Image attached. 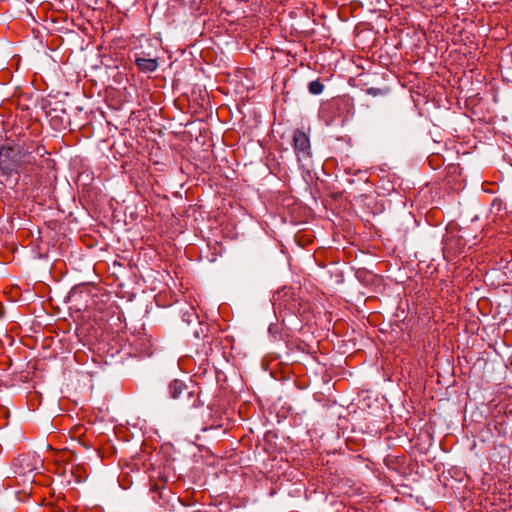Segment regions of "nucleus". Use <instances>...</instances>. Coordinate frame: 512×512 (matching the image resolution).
<instances>
[{
	"mask_svg": "<svg viewBox=\"0 0 512 512\" xmlns=\"http://www.w3.org/2000/svg\"><path fill=\"white\" fill-rule=\"evenodd\" d=\"M18 148L2 146L0 148V183H17L19 179Z\"/></svg>",
	"mask_w": 512,
	"mask_h": 512,
	"instance_id": "nucleus-1",
	"label": "nucleus"
},
{
	"mask_svg": "<svg viewBox=\"0 0 512 512\" xmlns=\"http://www.w3.org/2000/svg\"><path fill=\"white\" fill-rule=\"evenodd\" d=\"M293 146L298 162L304 166V161L309 160L311 156L310 139L306 132L296 130L293 135Z\"/></svg>",
	"mask_w": 512,
	"mask_h": 512,
	"instance_id": "nucleus-2",
	"label": "nucleus"
},
{
	"mask_svg": "<svg viewBox=\"0 0 512 512\" xmlns=\"http://www.w3.org/2000/svg\"><path fill=\"white\" fill-rule=\"evenodd\" d=\"M19 152V170L21 169L24 173H32L38 167L36 156L23 147H17Z\"/></svg>",
	"mask_w": 512,
	"mask_h": 512,
	"instance_id": "nucleus-3",
	"label": "nucleus"
},
{
	"mask_svg": "<svg viewBox=\"0 0 512 512\" xmlns=\"http://www.w3.org/2000/svg\"><path fill=\"white\" fill-rule=\"evenodd\" d=\"M135 63L141 72H154L158 67L156 59L136 57Z\"/></svg>",
	"mask_w": 512,
	"mask_h": 512,
	"instance_id": "nucleus-4",
	"label": "nucleus"
},
{
	"mask_svg": "<svg viewBox=\"0 0 512 512\" xmlns=\"http://www.w3.org/2000/svg\"><path fill=\"white\" fill-rule=\"evenodd\" d=\"M186 391V385L180 380H174L169 385V392L172 398L178 399Z\"/></svg>",
	"mask_w": 512,
	"mask_h": 512,
	"instance_id": "nucleus-5",
	"label": "nucleus"
},
{
	"mask_svg": "<svg viewBox=\"0 0 512 512\" xmlns=\"http://www.w3.org/2000/svg\"><path fill=\"white\" fill-rule=\"evenodd\" d=\"M294 240L299 246H304L313 241V235L311 233L302 234L298 231L295 234Z\"/></svg>",
	"mask_w": 512,
	"mask_h": 512,
	"instance_id": "nucleus-6",
	"label": "nucleus"
},
{
	"mask_svg": "<svg viewBox=\"0 0 512 512\" xmlns=\"http://www.w3.org/2000/svg\"><path fill=\"white\" fill-rule=\"evenodd\" d=\"M308 90L311 94L318 95L323 92L324 85L319 80H315L309 83Z\"/></svg>",
	"mask_w": 512,
	"mask_h": 512,
	"instance_id": "nucleus-7",
	"label": "nucleus"
},
{
	"mask_svg": "<svg viewBox=\"0 0 512 512\" xmlns=\"http://www.w3.org/2000/svg\"><path fill=\"white\" fill-rule=\"evenodd\" d=\"M367 93L372 95V96H377V95H381L382 94V90L381 89H378V88H369L367 90Z\"/></svg>",
	"mask_w": 512,
	"mask_h": 512,
	"instance_id": "nucleus-8",
	"label": "nucleus"
},
{
	"mask_svg": "<svg viewBox=\"0 0 512 512\" xmlns=\"http://www.w3.org/2000/svg\"><path fill=\"white\" fill-rule=\"evenodd\" d=\"M307 348H308V346L306 344L298 346V349L301 351H305Z\"/></svg>",
	"mask_w": 512,
	"mask_h": 512,
	"instance_id": "nucleus-9",
	"label": "nucleus"
}]
</instances>
